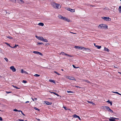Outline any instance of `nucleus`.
<instances>
[{
	"label": "nucleus",
	"mask_w": 121,
	"mask_h": 121,
	"mask_svg": "<svg viewBox=\"0 0 121 121\" xmlns=\"http://www.w3.org/2000/svg\"><path fill=\"white\" fill-rule=\"evenodd\" d=\"M104 9L106 10H109V9L107 8H104Z\"/></svg>",
	"instance_id": "obj_37"
},
{
	"label": "nucleus",
	"mask_w": 121,
	"mask_h": 121,
	"mask_svg": "<svg viewBox=\"0 0 121 121\" xmlns=\"http://www.w3.org/2000/svg\"><path fill=\"white\" fill-rule=\"evenodd\" d=\"M6 44L8 46H10V45L7 43H6Z\"/></svg>",
	"instance_id": "obj_47"
},
{
	"label": "nucleus",
	"mask_w": 121,
	"mask_h": 121,
	"mask_svg": "<svg viewBox=\"0 0 121 121\" xmlns=\"http://www.w3.org/2000/svg\"><path fill=\"white\" fill-rule=\"evenodd\" d=\"M34 76H35V77H39L40 76V75H39V74H35Z\"/></svg>",
	"instance_id": "obj_32"
},
{
	"label": "nucleus",
	"mask_w": 121,
	"mask_h": 121,
	"mask_svg": "<svg viewBox=\"0 0 121 121\" xmlns=\"http://www.w3.org/2000/svg\"><path fill=\"white\" fill-rule=\"evenodd\" d=\"M67 92L68 93H73V92L71 91H67Z\"/></svg>",
	"instance_id": "obj_45"
},
{
	"label": "nucleus",
	"mask_w": 121,
	"mask_h": 121,
	"mask_svg": "<svg viewBox=\"0 0 121 121\" xmlns=\"http://www.w3.org/2000/svg\"><path fill=\"white\" fill-rule=\"evenodd\" d=\"M34 99H35L36 100H37V98H34Z\"/></svg>",
	"instance_id": "obj_61"
},
{
	"label": "nucleus",
	"mask_w": 121,
	"mask_h": 121,
	"mask_svg": "<svg viewBox=\"0 0 121 121\" xmlns=\"http://www.w3.org/2000/svg\"><path fill=\"white\" fill-rule=\"evenodd\" d=\"M49 81L50 82H53L54 83H55V81L53 80H52L51 79H50L49 80Z\"/></svg>",
	"instance_id": "obj_15"
},
{
	"label": "nucleus",
	"mask_w": 121,
	"mask_h": 121,
	"mask_svg": "<svg viewBox=\"0 0 121 121\" xmlns=\"http://www.w3.org/2000/svg\"><path fill=\"white\" fill-rule=\"evenodd\" d=\"M66 78H67L69 79L70 80H74L75 81H76V79L74 77L69 76L67 77Z\"/></svg>",
	"instance_id": "obj_4"
},
{
	"label": "nucleus",
	"mask_w": 121,
	"mask_h": 121,
	"mask_svg": "<svg viewBox=\"0 0 121 121\" xmlns=\"http://www.w3.org/2000/svg\"><path fill=\"white\" fill-rule=\"evenodd\" d=\"M29 101H27L26 102H25V103H29Z\"/></svg>",
	"instance_id": "obj_55"
},
{
	"label": "nucleus",
	"mask_w": 121,
	"mask_h": 121,
	"mask_svg": "<svg viewBox=\"0 0 121 121\" xmlns=\"http://www.w3.org/2000/svg\"><path fill=\"white\" fill-rule=\"evenodd\" d=\"M17 46H18V45H17L15 44V46L13 47V48H16Z\"/></svg>",
	"instance_id": "obj_35"
},
{
	"label": "nucleus",
	"mask_w": 121,
	"mask_h": 121,
	"mask_svg": "<svg viewBox=\"0 0 121 121\" xmlns=\"http://www.w3.org/2000/svg\"><path fill=\"white\" fill-rule=\"evenodd\" d=\"M51 4L52 6L55 9H60L61 8V6L59 4L54 2H52Z\"/></svg>",
	"instance_id": "obj_1"
},
{
	"label": "nucleus",
	"mask_w": 121,
	"mask_h": 121,
	"mask_svg": "<svg viewBox=\"0 0 121 121\" xmlns=\"http://www.w3.org/2000/svg\"><path fill=\"white\" fill-rule=\"evenodd\" d=\"M54 73H56V74H57L58 75H60V74H59V73H57V72H56V71H54Z\"/></svg>",
	"instance_id": "obj_43"
},
{
	"label": "nucleus",
	"mask_w": 121,
	"mask_h": 121,
	"mask_svg": "<svg viewBox=\"0 0 121 121\" xmlns=\"http://www.w3.org/2000/svg\"><path fill=\"white\" fill-rule=\"evenodd\" d=\"M73 118H78L80 120H81V119L80 118V117H79V116L77 115L76 114H75L74 115H73Z\"/></svg>",
	"instance_id": "obj_9"
},
{
	"label": "nucleus",
	"mask_w": 121,
	"mask_h": 121,
	"mask_svg": "<svg viewBox=\"0 0 121 121\" xmlns=\"http://www.w3.org/2000/svg\"><path fill=\"white\" fill-rule=\"evenodd\" d=\"M45 103L47 105H50L52 104V103L51 102H49L47 101H45Z\"/></svg>",
	"instance_id": "obj_13"
},
{
	"label": "nucleus",
	"mask_w": 121,
	"mask_h": 121,
	"mask_svg": "<svg viewBox=\"0 0 121 121\" xmlns=\"http://www.w3.org/2000/svg\"><path fill=\"white\" fill-rule=\"evenodd\" d=\"M87 102L88 103L92 104L93 105L95 104L94 103H93L91 101H87Z\"/></svg>",
	"instance_id": "obj_30"
},
{
	"label": "nucleus",
	"mask_w": 121,
	"mask_h": 121,
	"mask_svg": "<svg viewBox=\"0 0 121 121\" xmlns=\"http://www.w3.org/2000/svg\"><path fill=\"white\" fill-rule=\"evenodd\" d=\"M109 111H110L111 112H113V111L110 108V110H109Z\"/></svg>",
	"instance_id": "obj_46"
},
{
	"label": "nucleus",
	"mask_w": 121,
	"mask_h": 121,
	"mask_svg": "<svg viewBox=\"0 0 121 121\" xmlns=\"http://www.w3.org/2000/svg\"><path fill=\"white\" fill-rule=\"evenodd\" d=\"M6 37L10 39H13V37H12L10 36H6Z\"/></svg>",
	"instance_id": "obj_26"
},
{
	"label": "nucleus",
	"mask_w": 121,
	"mask_h": 121,
	"mask_svg": "<svg viewBox=\"0 0 121 121\" xmlns=\"http://www.w3.org/2000/svg\"><path fill=\"white\" fill-rule=\"evenodd\" d=\"M10 68L13 72H15L16 71V69L14 68L13 66H12L10 67Z\"/></svg>",
	"instance_id": "obj_8"
},
{
	"label": "nucleus",
	"mask_w": 121,
	"mask_h": 121,
	"mask_svg": "<svg viewBox=\"0 0 121 121\" xmlns=\"http://www.w3.org/2000/svg\"><path fill=\"white\" fill-rule=\"evenodd\" d=\"M32 98V100H33V101H34V99H33V98Z\"/></svg>",
	"instance_id": "obj_60"
},
{
	"label": "nucleus",
	"mask_w": 121,
	"mask_h": 121,
	"mask_svg": "<svg viewBox=\"0 0 121 121\" xmlns=\"http://www.w3.org/2000/svg\"><path fill=\"white\" fill-rule=\"evenodd\" d=\"M43 38L42 37L39 36L38 39L42 41Z\"/></svg>",
	"instance_id": "obj_18"
},
{
	"label": "nucleus",
	"mask_w": 121,
	"mask_h": 121,
	"mask_svg": "<svg viewBox=\"0 0 121 121\" xmlns=\"http://www.w3.org/2000/svg\"><path fill=\"white\" fill-rule=\"evenodd\" d=\"M83 81H84V82H86L88 83H90V82L89 81H88L86 80H85V79H83Z\"/></svg>",
	"instance_id": "obj_27"
},
{
	"label": "nucleus",
	"mask_w": 121,
	"mask_h": 121,
	"mask_svg": "<svg viewBox=\"0 0 121 121\" xmlns=\"http://www.w3.org/2000/svg\"><path fill=\"white\" fill-rule=\"evenodd\" d=\"M95 47H97L98 49H99L101 48V46H99L98 45H97L95 46Z\"/></svg>",
	"instance_id": "obj_21"
},
{
	"label": "nucleus",
	"mask_w": 121,
	"mask_h": 121,
	"mask_svg": "<svg viewBox=\"0 0 121 121\" xmlns=\"http://www.w3.org/2000/svg\"><path fill=\"white\" fill-rule=\"evenodd\" d=\"M62 19H63L64 21H65L67 22H69V20L68 19L66 18L65 17H63Z\"/></svg>",
	"instance_id": "obj_10"
},
{
	"label": "nucleus",
	"mask_w": 121,
	"mask_h": 121,
	"mask_svg": "<svg viewBox=\"0 0 121 121\" xmlns=\"http://www.w3.org/2000/svg\"><path fill=\"white\" fill-rule=\"evenodd\" d=\"M42 41L45 42H48V40L46 39H44L43 38Z\"/></svg>",
	"instance_id": "obj_20"
},
{
	"label": "nucleus",
	"mask_w": 121,
	"mask_h": 121,
	"mask_svg": "<svg viewBox=\"0 0 121 121\" xmlns=\"http://www.w3.org/2000/svg\"><path fill=\"white\" fill-rule=\"evenodd\" d=\"M18 120L20 121H23L24 120H22L20 119H19Z\"/></svg>",
	"instance_id": "obj_53"
},
{
	"label": "nucleus",
	"mask_w": 121,
	"mask_h": 121,
	"mask_svg": "<svg viewBox=\"0 0 121 121\" xmlns=\"http://www.w3.org/2000/svg\"><path fill=\"white\" fill-rule=\"evenodd\" d=\"M119 11L120 13H121V6H120L119 8Z\"/></svg>",
	"instance_id": "obj_22"
},
{
	"label": "nucleus",
	"mask_w": 121,
	"mask_h": 121,
	"mask_svg": "<svg viewBox=\"0 0 121 121\" xmlns=\"http://www.w3.org/2000/svg\"><path fill=\"white\" fill-rule=\"evenodd\" d=\"M18 110L16 109H15L13 110V111L15 112H18Z\"/></svg>",
	"instance_id": "obj_39"
},
{
	"label": "nucleus",
	"mask_w": 121,
	"mask_h": 121,
	"mask_svg": "<svg viewBox=\"0 0 121 121\" xmlns=\"http://www.w3.org/2000/svg\"><path fill=\"white\" fill-rule=\"evenodd\" d=\"M21 73H25V74H27L28 73L27 72L24 71L23 69H21Z\"/></svg>",
	"instance_id": "obj_12"
},
{
	"label": "nucleus",
	"mask_w": 121,
	"mask_h": 121,
	"mask_svg": "<svg viewBox=\"0 0 121 121\" xmlns=\"http://www.w3.org/2000/svg\"><path fill=\"white\" fill-rule=\"evenodd\" d=\"M35 37H36V38H37V39H38V38H39V36H37V35H35Z\"/></svg>",
	"instance_id": "obj_51"
},
{
	"label": "nucleus",
	"mask_w": 121,
	"mask_h": 121,
	"mask_svg": "<svg viewBox=\"0 0 121 121\" xmlns=\"http://www.w3.org/2000/svg\"><path fill=\"white\" fill-rule=\"evenodd\" d=\"M13 86V87L15 88H16V89H20V88H18V87H17L16 86Z\"/></svg>",
	"instance_id": "obj_38"
},
{
	"label": "nucleus",
	"mask_w": 121,
	"mask_h": 121,
	"mask_svg": "<svg viewBox=\"0 0 121 121\" xmlns=\"http://www.w3.org/2000/svg\"><path fill=\"white\" fill-rule=\"evenodd\" d=\"M107 102H108L111 105H112V102H110V101L109 100H108V101H107Z\"/></svg>",
	"instance_id": "obj_24"
},
{
	"label": "nucleus",
	"mask_w": 121,
	"mask_h": 121,
	"mask_svg": "<svg viewBox=\"0 0 121 121\" xmlns=\"http://www.w3.org/2000/svg\"><path fill=\"white\" fill-rule=\"evenodd\" d=\"M71 33H72L73 34H75V33H72V32H70Z\"/></svg>",
	"instance_id": "obj_64"
},
{
	"label": "nucleus",
	"mask_w": 121,
	"mask_h": 121,
	"mask_svg": "<svg viewBox=\"0 0 121 121\" xmlns=\"http://www.w3.org/2000/svg\"><path fill=\"white\" fill-rule=\"evenodd\" d=\"M104 50L105 51H106V52H109V49L105 47H104Z\"/></svg>",
	"instance_id": "obj_14"
},
{
	"label": "nucleus",
	"mask_w": 121,
	"mask_h": 121,
	"mask_svg": "<svg viewBox=\"0 0 121 121\" xmlns=\"http://www.w3.org/2000/svg\"><path fill=\"white\" fill-rule=\"evenodd\" d=\"M70 11L72 12H74V11H75V10L74 9H72L71 8H70Z\"/></svg>",
	"instance_id": "obj_28"
},
{
	"label": "nucleus",
	"mask_w": 121,
	"mask_h": 121,
	"mask_svg": "<svg viewBox=\"0 0 121 121\" xmlns=\"http://www.w3.org/2000/svg\"><path fill=\"white\" fill-rule=\"evenodd\" d=\"M33 52L34 53L37 54H38V52L37 51H34Z\"/></svg>",
	"instance_id": "obj_34"
},
{
	"label": "nucleus",
	"mask_w": 121,
	"mask_h": 121,
	"mask_svg": "<svg viewBox=\"0 0 121 121\" xmlns=\"http://www.w3.org/2000/svg\"><path fill=\"white\" fill-rule=\"evenodd\" d=\"M21 113L23 116H25V115L23 112H22Z\"/></svg>",
	"instance_id": "obj_50"
},
{
	"label": "nucleus",
	"mask_w": 121,
	"mask_h": 121,
	"mask_svg": "<svg viewBox=\"0 0 121 121\" xmlns=\"http://www.w3.org/2000/svg\"><path fill=\"white\" fill-rule=\"evenodd\" d=\"M38 25H39L41 26H44V24L42 22H40L38 24Z\"/></svg>",
	"instance_id": "obj_17"
},
{
	"label": "nucleus",
	"mask_w": 121,
	"mask_h": 121,
	"mask_svg": "<svg viewBox=\"0 0 121 121\" xmlns=\"http://www.w3.org/2000/svg\"><path fill=\"white\" fill-rule=\"evenodd\" d=\"M60 54H61L62 55H66L68 56L72 57V56H70L68 54H66L64 52H61Z\"/></svg>",
	"instance_id": "obj_6"
},
{
	"label": "nucleus",
	"mask_w": 121,
	"mask_h": 121,
	"mask_svg": "<svg viewBox=\"0 0 121 121\" xmlns=\"http://www.w3.org/2000/svg\"><path fill=\"white\" fill-rule=\"evenodd\" d=\"M63 108L66 110H67V108L65 107H64Z\"/></svg>",
	"instance_id": "obj_54"
},
{
	"label": "nucleus",
	"mask_w": 121,
	"mask_h": 121,
	"mask_svg": "<svg viewBox=\"0 0 121 121\" xmlns=\"http://www.w3.org/2000/svg\"><path fill=\"white\" fill-rule=\"evenodd\" d=\"M114 119H118V120H119V119L118 118H114Z\"/></svg>",
	"instance_id": "obj_56"
},
{
	"label": "nucleus",
	"mask_w": 121,
	"mask_h": 121,
	"mask_svg": "<svg viewBox=\"0 0 121 121\" xmlns=\"http://www.w3.org/2000/svg\"><path fill=\"white\" fill-rule=\"evenodd\" d=\"M111 118H110L109 119V120L110 121H116L115 120V119H114V118L113 117H111Z\"/></svg>",
	"instance_id": "obj_11"
},
{
	"label": "nucleus",
	"mask_w": 121,
	"mask_h": 121,
	"mask_svg": "<svg viewBox=\"0 0 121 121\" xmlns=\"http://www.w3.org/2000/svg\"><path fill=\"white\" fill-rule=\"evenodd\" d=\"M6 93H7V94H9V93H12V92L11 91H6Z\"/></svg>",
	"instance_id": "obj_41"
},
{
	"label": "nucleus",
	"mask_w": 121,
	"mask_h": 121,
	"mask_svg": "<svg viewBox=\"0 0 121 121\" xmlns=\"http://www.w3.org/2000/svg\"><path fill=\"white\" fill-rule=\"evenodd\" d=\"M58 17L60 19H62L63 17L61 15H59Z\"/></svg>",
	"instance_id": "obj_23"
},
{
	"label": "nucleus",
	"mask_w": 121,
	"mask_h": 121,
	"mask_svg": "<svg viewBox=\"0 0 121 121\" xmlns=\"http://www.w3.org/2000/svg\"><path fill=\"white\" fill-rule=\"evenodd\" d=\"M43 44V43H37V45H41Z\"/></svg>",
	"instance_id": "obj_36"
},
{
	"label": "nucleus",
	"mask_w": 121,
	"mask_h": 121,
	"mask_svg": "<svg viewBox=\"0 0 121 121\" xmlns=\"http://www.w3.org/2000/svg\"><path fill=\"white\" fill-rule=\"evenodd\" d=\"M4 59L6 61L8 62V60L7 58H4Z\"/></svg>",
	"instance_id": "obj_42"
},
{
	"label": "nucleus",
	"mask_w": 121,
	"mask_h": 121,
	"mask_svg": "<svg viewBox=\"0 0 121 121\" xmlns=\"http://www.w3.org/2000/svg\"><path fill=\"white\" fill-rule=\"evenodd\" d=\"M98 27L101 29H108V26L106 25L101 24L99 25Z\"/></svg>",
	"instance_id": "obj_2"
},
{
	"label": "nucleus",
	"mask_w": 121,
	"mask_h": 121,
	"mask_svg": "<svg viewBox=\"0 0 121 121\" xmlns=\"http://www.w3.org/2000/svg\"><path fill=\"white\" fill-rule=\"evenodd\" d=\"M94 44L95 47V46H96V45H96V44L95 43H94Z\"/></svg>",
	"instance_id": "obj_59"
},
{
	"label": "nucleus",
	"mask_w": 121,
	"mask_h": 121,
	"mask_svg": "<svg viewBox=\"0 0 121 121\" xmlns=\"http://www.w3.org/2000/svg\"><path fill=\"white\" fill-rule=\"evenodd\" d=\"M34 108L35 109V110H38V111H40V110H39V109H38V108H36V107H35Z\"/></svg>",
	"instance_id": "obj_31"
},
{
	"label": "nucleus",
	"mask_w": 121,
	"mask_h": 121,
	"mask_svg": "<svg viewBox=\"0 0 121 121\" xmlns=\"http://www.w3.org/2000/svg\"><path fill=\"white\" fill-rule=\"evenodd\" d=\"M102 18L104 20L108 21H110L111 19L108 17H102Z\"/></svg>",
	"instance_id": "obj_3"
},
{
	"label": "nucleus",
	"mask_w": 121,
	"mask_h": 121,
	"mask_svg": "<svg viewBox=\"0 0 121 121\" xmlns=\"http://www.w3.org/2000/svg\"><path fill=\"white\" fill-rule=\"evenodd\" d=\"M103 108L104 110H106L105 109L108 111H109V110H110V108L108 106H104L102 107Z\"/></svg>",
	"instance_id": "obj_5"
},
{
	"label": "nucleus",
	"mask_w": 121,
	"mask_h": 121,
	"mask_svg": "<svg viewBox=\"0 0 121 121\" xmlns=\"http://www.w3.org/2000/svg\"><path fill=\"white\" fill-rule=\"evenodd\" d=\"M113 92L114 93L120 95H121V94L119 93L118 92Z\"/></svg>",
	"instance_id": "obj_29"
},
{
	"label": "nucleus",
	"mask_w": 121,
	"mask_h": 121,
	"mask_svg": "<svg viewBox=\"0 0 121 121\" xmlns=\"http://www.w3.org/2000/svg\"><path fill=\"white\" fill-rule=\"evenodd\" d=\"M52 93H53L55 95H56L57 96H60V97H61L59 95L57 94L56 93L53 92H50Z\"/></svg>",
	"instance_id": "obj_16"
},
{
	"label": "nucleus",
	"mask_w": 121,
	"mask_h": 121,
	"mask_svg": "<svg viewBox=\"0 0 121 121\" xmlns=\"http://www.w3.org/2000/svg\"><path fill=\"white\" fill-rule=\"evenodd\" d=\"M72 66L74 68H78V67H76L74 65H73Z\"/></svg>",
	"instance_id": "obj_40"
},
{
	"label": "nucleus",
	"mask_w": 121,
	"mask_h": 121,
	"mask_svg": "<svg viewBox=\"0 0 121 121\" xmlns=\"http://www.w3.org/2000/svg\"><path fill=\"white\" fill-rule=\"evenodd\" d=\"M75 87H76L79 88H81L80 87L76 86H75Z\"/></svg>",
	"instance_id": "obj_48"
},
{
	"label": "nucleus",
	"mask_w": 121,
	"mask_h": 121,
	"mask_svg": "<svg viewBox=\"0 0 121 121\" xmlns=\"http://www.w3.org/2000/svg\"><path fill=\"white\" fill-rule=\"evenodd\" d=\"M16 1V0H14V2L15 3Z\"/></svg>",
	"instance_id": "obj_63"
},
{
	"label": "nucleus",
	"mask_w": 121,
	"mask_h": 121,
	"mask_svg": "<svg viewBox=\"0 0 121 121\" xmlns=\"http://www.w3.org/2000/svg\"><path fill=\"white\" fill-rule=\"evenodd\" d=\"M3 120L2 118L1 117H0V120L1 121H2Z\"/></svg>",
	"instance_id": "obj_52"
},
{
	"label": "nucleus",
	"mask_w": 121,
	"mask_h": 121,
	"mask_svg": "<svg viewBox=\"0 0 121 121\" xmlns=\"http://www.w3.org/2000/svg\"><path fill=\"white\" fill-rule=\"evenodd\" d=\"M18 2L21 4H22L24 3V2L23 0H19Z\"/></svg>",
	"instance_id": "obj_25"
},
{
	"label": "nucleus",
	"mask_w": 121,
	"mask_h": 121,
	"mask_svg": "<svg viewBox=\"0 0 121 121\" xmlns=\"http://www.w3.org/2000/svg\"><path fill=\"white\" fill-rule=\"evenodd\" d=\"M22 112V111L21 110H18V112Z\"/></svg>",
	"instance_id": "obj_58"
},
{
	"label": "nucleus",
	"mask_w": 121,
	"mask_h": 121,
	"mask_svg": "<svg viewBox=\"0 0 121 121\" xmlns=\"http://www.w3.org/2000/svg\"><path fill=\"white\" fill-rule=\"evenodd\" d=\"M38 54H39V55H41V56H43V55L42 54V53H41V52H38Z\"/></svg>",
	"instance_id": "obj_33"
},
{
	"label": "nucleus",
	"mask_w": 121,
	"mask_h": 121,
	"mask_svg": "<svg viewBox=\"0 0 121 121\" xmlns=\"http://www.w3.org/2000/svg\"><path fill=\"white\" fill-rule=\"evenodd\" d=\"M22 82L24 83H26L27 82V81L26 80H23L22 81Z\"/></svg>",
	"instance_id": "obj_44"
},
{
	"label": "nucleus",
	"mask_w": 121,
	"mask_h": 121,
	"mask_svg": "<svg viewBox=\"0 0 121 121\" xmlns=\"http://www.w3.org/2000/svg\"><path fill=\"white\" fill-rule=\"evenodd\" d=\"M10 47L12 48H13V47H11V46H9Z\"/></svg>",
	"instance_id": "obj_62"
},
{
	"label": "nucleus",
	"mask_w": 121,
	"mask_h": 121,
	"mask_svg": "<svg viewBox=\"0 0 121 121\" xmlns=\"http://www.w3.org/2000/svg\"><path fill=\"white\" fill-rule=\"evenodd\" d=\"M84 49L85 50H86L87 51H88V52H90L91 51L90 49L89 48H84Z\"/></svg>",
	"instance_id": "obj_19"
},
{
	"label": "nucleus",
	"mask_w": 121,
	"mask_h": 121,
	"mask_svg": "<svg viewBox=\"0 0 121 121\" xmlns=\"http://www.w3.org/2000/svg\"><path fill=\"white\" fill-rule=\"evenodd\" d=\"M70 8H68L67 9V10L68 11H70Z\"/></svg>",
	"instance_id": "obj_49"
},
{
	"label": "nucleus",
	"mask_w": 121,
	"mask_h": 121,
	"mask_svg": "<svg viewBox=\"0 0 121 121\" xmlns=\"http://www.w3.org/2000/svg\"><path fill=\"white\" fill-rule=\"evenodd\" d=\"M76 49H80L81 50L83 49H84V47H79L77 46H75L74 47Z\"/></svg>",
	"instance_id": "obj_7"
},
{
	"label": "nucleus",
	"mask_w": 121,
	"mask_h": 121,
	"mask_svg": "<svg viewBox=\"0 0 121 121\" xmlns=\"http://www.w3.org/2000/svg\"><path fill=\"white\" fill-rule=\"evenodd\" d=\"M2 51V49L0 48V52H1Z\"/></svg>",
	"instance_id": "obj_57"
}]
</instances>
